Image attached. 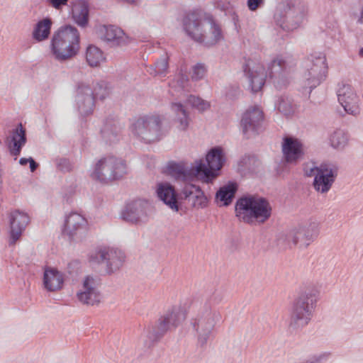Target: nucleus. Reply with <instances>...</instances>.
Wrapping results in <instances>:
<instances>
[{
  "label": "nucleus",
  "mask_w": 363,
  "mask_h": 363,
  "mask_svg": "<svg viewBox=\"0 0 363 363\" xmlns=\"http://www.w3.org/2000/svg\"><path fill=\"white\" fill-rule=\"evenodd\" d=\"M331 146L335 149H342L348 141L347 133L340 129L336 130L330 136Z\"/></svg>",
  "instance_id": "37"
},
{
  "label": "nucleus",
  "mask_w": 363,
  "mask_h": 363,
  "mask_svg": "<svg viewBox=\"0 0 363 363\" xmlns=\"http://www.w3.org/2000/svg\"><path fill=\"white\" fill-rule=\"evenodd\" d=\"M326 32L328 35L334 40H340L341 38V32L339 26L336 21L328 23L326 25Z\"/></svg>",
  "instance_id": "44"
},
{
  "label": "nucleus",
  "mask_w": 363,
  "mask_h": 363,
  "mask_svg": "<svg viewBox=\"0 0 363 363\" xmlns=\"http://www.w3.org/2000/svg\"><path fill=\"white\" fill-rule=\"evenodd\" d=\"M127 173L124 160L114 156H108L99 160L91 177L103 184L121 179Z\"/></svg>",
  "instance_id": "10"
},
{
  "label": "nucleus",
  "mask_w": 363,
  "mask_h": 363,
  "mask_svg": "<svg viewBox=\"0 0 363 363\" xmlns=\"http://www.w3.org/2000/svg\"><path fill=\"white\" fill-rule=\"evenodd\" d=\"M52 21L50 18H45L39 21L35 26L32 35L38 42L43 41L48 38Z\"/></svg>",
  "instance_id": "34"
},
{
  "label": "nucleus",
  "mask_w": 363,
  "mask_h": 363,
  "mask_svg": "<svg viewBox=\"0 0 363 363\" xmlns=\"http://www.w3.org/2000/svg\"><path fill=\"white\" fill-rule=\"evenodd\" d=\"M318 295V291L315 287H311L306 289L294 301L291 315V328H302L309 323Z\"/></svg>",
  "instance_id": "7"
},
{
  "label": "nucleus",
  "mask_w": 363,
  "mask_h": 363,
  "mask_svg": "<svg viewBox=\"0 0 363 363\" xmlns=\"http://www.w3.org/2000/svg\"><path fill=\"white\" fill-rule=\"evenodd\" d=\"M185 318L186 314L181 308L172 307L168 310L147 329L145 347L148 349L152 347L168 331L177 328Z\"/></svg>",
  "instance_id": "5"
},
{
  "label": "nucleus",
  "mask_w": 363,
  "mask_h": 363,
  "mask_svg": "<svg viewBox=\"0 0 363 363\" xmlns=\"http://www.w3.org/2000/svg\"><path fill=\"white\" fill-rule=\"evenodd\" d=\"M250 159V156H245L243 157L240 161V163L242 164V166L243 167L246 164V160H249Z\"/></svg>",
  "instance_id": "55"
},
{
  "label": "nucleus",
  "mask_w": 363,
  "mask_h": 363,
  "mask_svg": "<svg viewBox=\"0 0 363 363\" xmlns=\"http://www.w3.org/2000/svg\"><path fill=\"white\" fill-rule=\"evenodd\" d=\"M81 263L78 260H72L67 264L65 269L66 275L74 279L80 272Z\"/></svg>",
  "instance_id": "42"
},
{
  "label": "nucleus",
  "mask_w": 363,
  "mask_h": 363,
  "mask_svg": "<svg viewBox=\"0 0 363 363\" xmlns=\"http://www.w3.org/2000/svg\"><path fill=\"white\" fill-rule=\"evenodd\" d=\"M353 18L357 20L358 23H363V6H361L359 13H354Z\"/></svg>",
  "instance_id": "49"
},
{
  "label": "nucleus",
  "mask_w": 363,
  "mask_h": 363,
  "mask_svg": "<svg viewBox=\"0 0 363 363\" xmlns=\"http://www.w3.org/2000/svg\"><path fill=\"white\" fill-rule=\"evenodd\" d=\"M318 235V224L311 223L307 225H298L279 235L277 245L283 248L294 246L301 249L306 248Z\"/></svg>",
  "instance_id": "8"
},
{
  "label": "nucleus",
  "mask_w": 363,
  "mask_h": 363,
  "mask_svg": "<svg viewBox=\"0 0 363 363\" xmlns=\"http://www.w3.org/2000/svg\"><path fill=\"white\" fill-rule=\"evenodd\" d=\"M233 94H231L230 91L227 93V96L230 98L237 97L240 94V89L238 87L232 88Z\"/></svg>",
  "instance_id": "51"
},
{
  "label": "nucleus",
  "mask_w": 363,
  "mask_h": 363,
  "mask_svg": "<svg viewBox=\"0 0 363 363\" xmlns=\"http://www.w3.org/2000/svg\"><path fill=\"white\" fill-rule=\"evenodd\" d=\"M150 204L145 200L138 199L128 203L122 213L123 218L131 223H145L149 219Z\"/></svg>",
  "instance_id": "16"
},
{
  "label": "nucleus",
  "mask_w": 363,
  "mask_h": 363,
  "mask_svg": "<svg viewBox=\"0 0 363 363\" xmlns=\"http://www.w3.org/2000/svg\"><path fill=\"white\" fill-rule=\"evenodd\" d=\"M121 130V127L117 121L107 120L101 133L106 143H113L118 140V136Z\"/></svg>",
  "instance_id": "33"
},
{
  "label": "nucleus",
  "mask_w": 363,
  "mask_h": 363,
  "mask_svg": "<svg viewBox=\"0 0 363 363\" xmlns=\"http://www.w3.org/2000/svg\"><path fill=\"white\" fill-rule=\"evenodd\" d=\"M95 98L101 100L105 99L111 93V88L106 82H98L93 89Z\"/></svg>",
  "instance_id": "41"
},
{
  "label": "nucleus",
  "mask_w": 363,
  "mask_h": 363,
  "mask_svg": "<svg viewBox=\"0 0 363 363\" xmlns=\"http://www.w3.org/2000/svg\"><path fill=\"white\" fill-rule=\"evenodd\" d=\"M283 157L286 162L289 164H296L301 160L304 152L303 145L297 138L286 136L283 138L281 145Z\"/></svg>",
  "instance_id": "23"
},
{
  "label": "nucleus",
  "mask_w": 363,
  "mask_h": 363,
  "mask_svg": "<svg viewBox=\"0 0 363 363\" xmlns=\"http://www.w3.org/2000/svg\"><path fill=\"white\" fill-rule=\"evenodd\" d=\"M10 225L9 245H13L19 240L22 233L30 223L28 215L19 209H16L9 214Z\"/></svg>",
  "instance_id": "21"
},
{
  "label": "nucleus",
  "mask_w": 363,
  "mask_h": 363,
  "mask_svg": "<svg viewBox=\"0 0 363 363\" xmlns=\"http://www.w3.org/2000/svg\"><path fill=\"white\" fill-rule=\"evenodd\" d=\"M100 280L97 277L87 275L82 281V288L77 293L78 301L86 305L94 306L101 301V295L99 290Z\"/></svg>",
  "instance_id": "14"
},
{
  "label": "nucleus",
  "mask_w": 363,
  "mask_h": 363,
  "mask_svg": "<svg viewBox=\"0 0 363 363\" xmlns=\"http://www.w3.org/2000/svg\"><path fill=\"white\" fill-rule=\"evenodd\" d=\"M237 190V184L232 182L220 187L216 194V201L219 206H228L232 203Z\"/></svg>",
  "instance_id": "31"
},
{
  "label": "nucleus",
  "mask_w": 363,
  "mask_h": 363,
  "mask_svg": "<svg viewBox=\"0 0 363 363\" xmlns=\"http://www.w3.org/2000/svg\"><path fill=\"white\" fill-rule=\"evenodd\" d=\"M30 161V157L29 158H24V157H22L19 160V164L21 165H26L27 164V163H28Z\"/></svg>",
  "instance_id": "53"
},
{
  "label": "nucleus",
  "mask_w": 363,
  "mask_h": 363,
  "mask_svg": "<svg viewBox=\"0 0 363 363\" xmlns=\"http://www.w3.org/2000/svg\"><path fill=\"white\" fill-rule=\"evenodd\" d=\"M28 163L30 164V169L32 172H34L39 166L38 164L31 157H30V161Z\"/></svg>",
  "instance_id": "50"
},
{
  "label": "nucleus",
  "mask_w": 363,
  "mask_h": 363,
  "mask_svg": "<svg viewBox=\"0 0 363 363\" xmlns=\"http://www.w3.org/2000/svg\"><path fill=\"white\" fill-rule=\"evenodd\" d=\"M296 66V59L291 54L277 55L268 65L267 71L259 63L249 59L242 65L243 72L248 79L249 88L253 93L260 91L268 77L277 89L287 84V76Z\"/></svg>",
  "instance_id": "1"
},
{
  "label": "nucleus",
  "mask_w": 363,
  "mask_h": 363,
  "mask_svg": "<svg viewBox=\"0 0 363 363\" xmlns=\"http://www.w3.org/2000/svg\"><path fill=\"white\" fill-rule=\"evenodd\" d=\"M186 102L193 108H196L201 112L205 111L210 108L209 102L194 95H189L186 99Z\"/></svg>",
  "instance_id": "39"
},
{
  "label": "nucleus",
  "mask_w": 363,
  "mask_h": 363,
  "mask_svg": "<svg viewBox=\"0 0 363 363\" xmlns=\"http://www.w3.org/2000/svg\"><path fill=\"white\" fill-rule=\"evenodd\" d=\"M206 160L207 164L200 161L195 165L194 172L199 174L205 182L210 183L218 176L217 172L224 164L225 159L222 148L215 147L211 149L206 155Z\"/></svg>",
  "instance_id": "13"
},
{
  "label": "nucleus",
  "mask_w": 363,
  "mask_h": 363,
  "mask_svg": "<svg viewBox=\"0 0 363 363\" xmlns=\"http://www.w3.org/2000/svg\"><path fill=\"white\" fill-rule=\"evenodd\" d=\"M86 59L89 66L97 67L105 60V57L99 48L91 45L86 49Z\"/></svg>",
  "instance_id": "36"
},
{
  "label": "nucleus",
  "mask_w": 363,
  "mask_h": 363,
  "mask_svg": "<svg viewBox=\"0 0 363 363\" xmlns=\"http://www.w3.org/2000/svg\"><path fill=\"white\" fill-rule=\"evenodd\" d=\"M63 274L56 269L48 268L44 272L43 284L49 291H56L62 288Z\"/></svg>",
  "instance_id": "30"
},
{
  "label": "nucleus",
  "mask_w": 363,
  "mask_h": 363,
  "mask_svg": "<svg viewBox=\"0 0 363 363\" xmlns=\"http://www.w3.org/2000/svg\"><path fill=\"white\" fill-rule=\"evenodd\" d=\"M89 13L88 4L85 2H82L74 9L72 16L77 24L84 28L88 24Z\"/></svg>",
  "instance_id": "35"
},
{
  "label": "nucleus",
  "mask_w": 363,
  "mask_h": 363,
  "mask_svg": "<svg viewBox=\"0 0 363 363\" xmlns=\"http://www.w3.org/2000/svg\"><path fill=\"white\" fill-rule=\"evenodd\" d=\"M180 199L187 201L195 208H203L208 204V199L203 191L194 184H186L180 193Z\"/></svg>",
  "instance_id": "24"
},
{
  "label": "nucleus",
  "mask_w": 363,
  "mask_h": 363,
  "mask_svg": "<svg viewBox=\"0 0 363 363\" xmlns=\"http://www.w3.org/2000/svg\"><path fill=\"white\" fill-rule=\"evenodd\" d=\"M304 67L306 70L302 75L301 85L303 91L310 94L326 77L328 65L325 55L322 52L311 55L305 60Z\"/></svg>",
  "instance_id": "6"
},
{
  "label": "nucleus",
  "mask_w": 363,
  "mask_h": 363,
  "mask_svg": "<svg viewBox=\"0 0 363 363\" xmlns=\"http://www.w3.org/2000/svg\"><path fill=\"white\" fill-rule=\"evenodd\" d=\"M337 95L339 103L347 113L352 116L359 113V99L350 85L339 84Z\"/></svg>",
  "instance_id": "22"
},
{
  "label": "nucleus",
  "mask_w": 363,
  "mask_h": 363,
  "mask_svg": "<svg viewBox=\"0 0 363 363\" xmlns=\"http://www.w3.org/2000/svg\"><path fill=\"white\" fill-rule=\"evenodd\" d=\"M215 4L216 5V6H217L218 8H220L221 10H225V9H226V8H227V6H226V5H225V4L220 5V4L218 3V1H217L215 2Z\"/></svg>",
  "instance_id": "54"
},
{
  "label": "nucleus",
  "mask_w": 363,
  "mask_h": 363,
  "mask_svg": "<svg viewBox=\"0 0 363 363\" xmlns=\"http://www.w3.org/2000/svg\"><path fill=\"white\" fill-rule=\"evenodd\" d=\"M76 106L82 116L91 114L95 106V96L93 89L86 83L77 84L75 95Z\"/></svg>",
  "instance_id": "18"
},
{
  "label": "nucleus",
  "mask_w": 363,
  "mask_h": 363,
  "mask_svg": "<svg viewBox=\"0 0 363 363\" xmlns=\"http://www.w3.org/2000/svg\"><path fill=\"white\" fill-rule=\"evenodd\" d=\"M125 256L121 250L110 247H100L91 252L89 261L92 264H104L108 274L118 271L125 262Z\"/></svg>",
  "instance_id": "12"
},
{
  "label": "nucleus",
  "mask_w": 363,
  "mask_h": 363,
  "mask_svg": "<svg viewBox=\"0 0 363 363\" xmlns=\"http://www.w3.org/2000/svg\"><path fill=\"white\" fill-rule=\"evenodd\" d=\"M201 35V39L199 40L198 43L207 48L216 45L223 38L220 26L211 16L209 17L208 26H206Z\"/></svg>",
  "instance_id": "27"
},
{
  "label": "nucleus",
  "mask_w": 363,
  "mask_h": 363,
  "mask_svg": "<svg viewBox=\"0 0 363 363\" xmlns=\"http://www.w3.org/2000/svg\"><path fill=\"white\" fill-rule=\"evenodd\" d=\"M276 107L284 116H290L294 111V106L289 98L281 97L278 100Z\"/></svg>",
  "instance_id": "40"
},
{
  "label": "nucleus",
  "mask_w": 363,
  "mask_h": 363,
  "mask_svg": "<svg viewBox=\"0 0 363 363\" xmlns=\"http://www.w3.org/2000/svg\"><path fill=\"white\" fill-rule=\"evenodd\" d=\"M171 108L175 113L174 122L177 128L179 130H186L189 124V116L186 109L181 103H172Z\"/></svg>",
  "instance_id": "32"
},
{
  "label": "nucleus",
  "mask_w": 363,
  "mask_h": 363,
  "mask_svg": "<svg viewBox=\"0 0 363 363\" xmlns=\"http://www.w3.org/2000/svg\"><path fill=\"white\" fill-rule=\"evenodd\" d=\"M169 173L176 179L187 181L194 177H200L194 172L195 166L184 165L182 163L170 162L167 166Z\"/></svg>",
  "instance_id": "29"
},
{
  "label": "nucleus",
  "mask_w": 363,
  "mask_h": 363,
  "mask_svg": "<svg viewBox=\"0 0 363 363\" xmlns=\"http://www.w3.org/2000/svg\"><path fill=\"white\" fill-rule=\"evenodd\" d=\"M157 194L158 198L173 211L179 210L180 194H178L174 187L169 183H161L157 185Z\"/></svg>",
  "instance_id": "26"
},
{
  "label": "nucleus",
  "mask_w": 363,
  "mask_h": 363,
  "mask_svg": "<svg viewBox=\"0 0 363 363\" xmlns=\"http://www.w3.org/2000/svg\"><path fill=\"white\" fill-rule=\"evenodd\" d=\"M206 67L203 63H197L192 67L191 69V79L193 81H199L202 79L206 74Z\"/></svg>",
  "instance_id": "43"
},
{
  "label": "nucleus",
  "mask_w": 363,
  "mask_h": 363,
  "mask_svg": "<svg viewBox=\"0 0 363 363\" xmlns=\"http://www.w3.org/2000/svg\"><path fill=\"white\" fill-rule=\"evenodd\" d=\"M86 223V219L82 215L71 213L66 218L63 234L67 235L69 240H74L85 231Z\"/></svg>",
  "instance_id": "25"
},
{
  "label": "nucleus",
  "mask_w": 363,
  "mask_h": 363,
  "mask_svg": "<svg viewBox=\"0 0 363 363\" xmlns=\"http://www.w3.org/2000/svg\"><path fill=\"white\" fill-rule=\"evenodd\" d=\"M80 35L73 26H60L52 34L50 40L51 52L59 62H65L74 57L79 52Z\"/></svg>",
  "instance_id": "2"
},
{
  "label": "nucleus",
  "mask_w": 363,
  "mask_h": 363,
  "mask_svg": "<svg viewBox=\"0 0 363 363\" xmlns=\"http://www.w3.org/2000/svg\"><path fill=\"white\" fill-rule=\"evenodd\" d=\"M101 38L111 45H122L127 43V37L123 30L115 26H104L101 30Z\"/></svg>",
  "instance_id": "28"
},
{
  "label": "nucleus",
  "mask_w": 363,
  "mask_h": 363,
  "mask_svg": "<svg viewBox=\"0 0 363 363\" xmlns=\"http://www.w3.org/2000/svg\"><path fill=\"white\" fill-rule=\"evenodd\" d=\"M57 169L62 172H69L72 169V164L68 159L59 158L56 160Z\"/></svg>",
  "instance_id": "45"
},
{
  "label": "nucleus",
  "mask_w": 363,
  "mask_h": 363,
  "mask_svg": "<svg viewBox=\"0 0 363 363\" xmlns=\"http://www.w3.org/2000/svg\"><path fill=\"white\" fill-rule=\"evenodd\" d=\"M264 0H247V5L250 11H256L259 7L264 6Z\"/></svg>",
  "instance_id": "46"
},
{
  "label": "nucleus",
  "mask_w": 363,
  "mask_h": 363,
  "mask_svg": "<svg viewBox=\"0 0 363 363\" xmlns=\"http://www.w3.org/2000/svg\"><path fill=\"white\" fill-rule=\"evenodd\" d=\"M182 82H187L188 77L186 76H182Z\"/></svg>",
  "instance_id": "57"
},
{
  "label": "nucleus",
  "mask_w": 363,
  "mask_h": 363,
  "mask_svg": "<svg viewBox=\"0 0 363 363\" xmlns=\"http://www.w3.org/2000/svg\"><path fill=\"white\" fill-rule=\"evenodd\" d=\"M168 68V57L166 55L162 56L157 60L154 66L150 67V73L155 75L164 76Z\"/></svg>",
  "instance_id": "38"
},
{
  "label": "nucleus",
  "mask_w": 363,
  "mask_h": 363,
  "mask_svg": "<svg viewBox=\"0 0 363 363\" xmlns=\"http://www.w3.org/2000/svg\"><path fill=\"white\" fill-rule=\"evenodd\" d=\"M220 319V314L213 310L208 303L202 306L196 315L191 320V325L196 332L198 342L205 345L212 335L216 323Z\"/></svg>",
  "instance_id": "11"
},
{
  "label": "nucleus",
  "mask_w": 363,
  "mask_h": 363,
  "mask_svg": "<svg viewBox=\"0 0 363 363\" xmlns=\"http://www.w3.org/2000/svg\"><path fill=\"white\" fill-rule=\"evenodd\" d=\"M359 55L360 57H363V48H360L359 51Z\"/></svg>",
  "instance_id": "56"
},
{
  "label": "nucleus",
  "mask_w": 363,
  "mask_h": 363,
  "mask_svg": "<svg viewBox=\"0 0 363 363\" xmlns=\"http://www.w3.org/2000/svg\"><path fill=\"white\" fill-rule=\"evenodd\" d=\"M48 1L55 9H59L62 6L67 5L68 0H48Z\"/></svg>",
  "instance_id": "48"
},
{
  "label": "nucleus",
  "mask_w": 363,
  "mask_h": 363,
  "mask_svg": "<svg viewBox=\"0 0 363 363\" xmlns=\"http://www.w3.org/2000/svg\"><path fill=\"white\" fill-rule=\"evenodd\" d=\"M209 17L203 18L196 11L187 13L182 20L183 29L191 39L198 43L201 39V33L208 26Z\"/></svg>",
  "instance_id": "17"
},
{
  "label": "nucleus",
  "mask_w": 363,
  "mask_h": 363,
  "mask_svg": "<svg viewBox=\"0 0 363 363\" xmlns=\"http://www.w3.org/2000/svg\"><path fill=\"white\" fill-rule=\"evenodd\" d=\"M319 169H320V167L313 166L311 167H306L304 169L305 174L307 177L314 176V177H315L318 173V170H319Z\"/></svg>",
  "instance_id": "47"
},
{
  "label": "nucleus",
  "mask_w": 363,
  "mask_h": 363,
  "mask_svg": "<svg viewBox=\"0 0 363 363\" xmlns=\"http://www.w3.org/2000/svg\"><path fill=\"white\" fill-rule=\"evenodd\" d=\"M337 169L332 164H322L313 181L314 189L322 194L327 193L337 177Z\"/></svg>",
  "instance_id": "20"
},
{
  "label": "nucleus",
  "mask_w": 363,
  "mask_h": 363,
  "mask_svg": "<svg viewBox=\"0 0 363 363\" xmlns=\"http://www.w3.org/2000/svg\"><path fill=\"white\" fill-rule=\"evenodd\" d=\"M5 143L11 155L18 157L20 155L23 147L27 142L26 130L21 123L12 130L6 132Z\"/></svg>",
  "instance_id": "19"
},
{
  "label": "nucleus",
  "mask_w": 363,
  "mask_h": 363,
  "mask_svg": "<svg viewBox=\"0 0 363 363\" xmlns=\"http://www.w3.org/2000/svg\"><path fill=\"white\" fill-rule=\"evenodd\" d=\"M264 113L257 106L249 107L242 114L240 120V127L242 133L250 138L258 134L262 128Z\"/></svg>",
  "instance_id": "15"
},
{
  "label": "nucleus",
  "mask_w": 363,
  "mask_h": 363,
  "mask_svg": "<svg viewBox=\"0 0 363 363\" xmlns=\"http://www.w3.org/2000/svg\"><path fill=\"white\" fill-rule=\"evenodd\" d=\"M304 13L296 6L294 0H281L276 6L274 21L277 26L286 31H293L301 26Z\"/></svg>",
  "instance_id": "9"
},
{
  "label": "nucleus",
  "mask_w": 363,
  "mask_h": 363,
  "mask_svg": "<svg viewBox=\"0 0 363 363\" xmlns=\"http://www.w3.org/2000/svg\"><path fill=\"white\" fill-rule=\"evenodd\" d=\"M130 130L134 138L146 144L158 142L167 135L163 118L159 115H145L134 119Z\"/></svg>",
  "instance_id": "4"
},
{
  "label": "nucleus",
  "mask_w": 363,
  "mask_h": 363,
  "mask_svg": "<svg viewBox=\"0 0 363 363\" xmlns=\"http://www.w3.org/2000/svg\"><path fill=\"white\" fill-rule=\"evenodd\" d=\"M211 299L213 300L216 303H219L222 300V296L220 295V293H218L217 291H216L213 294Z\"/></svg>",
  "instance_id": "52"
},
{
  "label": "nucleus",
  "mask_w": 363,
  "mask_h": 363,
  "mask_svg": "<svg viewBox=\"0 0 363 363\" xmlns=\"http://www.w3.org/2000/svg\"><path fill=\"white\" fill-rule=\"evenodd\" d=\"M272 211L268 200L259 196H243L235 203L236 216L249 224L254 221L264 223L271 217Z\"/></svg>",
  "instance_id": "3"
}]
</instances>
